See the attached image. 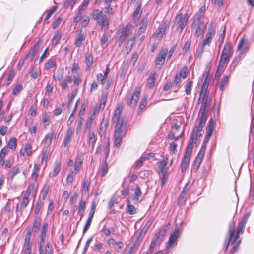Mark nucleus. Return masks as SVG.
Here are the masks:
<instances>
[{"mask_svg":"<svg viewBox=\"0 0 254 254\" xmlns=\"http://www.w3.org/2000/svg\"><path fill=\"white\" fill-rule=\"evenodd\" d=\"M64 77V71L61 70L57 71V75L54 76V78L58 81H61Z\"/></svg>","mask_w":254,"mask_h":254,"instance_id":"bf43d9fd","label":"nucleus"},{"mask_svg":"<svg viewBox=\"0 0 254 254\" xmlns=\"http://www.w3.org/2000/svg\"><path fill=\"white\" fill-rule=\"evenodd\" d=\"M179 234L180 231L178 228L175 229L173 233L171 234L168 242L169 247H172L173 245H176Z\"/></svg>","mask_w":254,"mask_h":254,"instance_id":"ddd939ff","label":"nucleus"},{"mask_svg":"<svg viewBox=\"0 0 254 254\" xmlns=\"http://www.w3.org/2000/svg\"><path fill=\"white\" fill-rule=\"evenodd\" d=\"M55 137L56 134L54 133H48L47 134L43 140L44 146L45 147H49L51 144L52 139Z\"/></svg>","mask_w":254,"mask_h":254,"instance_id":"6ab92c4d","label":"nucleus"},{"mask_svg":"<svg viewBox=\"0 0 254 254\" xmlns=\"http://www.w3.org/2000/svg\"><path fill=\"white\" fill-rule=\"evenodd\" d=\"M108 36L107 34H104L102 36V37L101 39V43L102 45L103 46L104 45H105V46H107V45H108Z\"/></svg>","mask_w":254,"mask_h":254,"instance_id":"13d9d810","label":"nucleus"},{"mask_svg":"<svg viewBox=\"0 0 254 254\" xmlns=\"http://www.w3.org/2000/svg\"><path fill=\"white\" fill-rule=\"evenodd\" d=\"M245 223L241 222L239 223L237 229V232L235 236L234 231H235V226L234 222H232L229 224V230H228V235L229 238L227 241H225L224 242V244L225 246V251H226L229 246V243L231 241H232V244H234L235 241H236L239 237V233L241 232L244 229Z\"/></svg>","mask_w":254,"mask_h":254,"instance_id":"f03ea898","label":"nucleus"},{"mask_svg":"<svg viewBox=\"0 0 254 254\" xmlns=\"http://www.w3.org/2000/svg\"><path fill=\"white\" fill-rule=\"evenodd\" d=\"M90 185V182L87 179H85L83 183V190L82 192H86L89 190V187Z\"/></svg>","mask_w":254,"mask_h":254,"instance_id":"4d7b16f0","label":"nucleus"},{"mask_svg":"<svg viewBox=\"0 0 254 254\" xmlns=\"http://www.w3.org/2000/svg\"><path fill=\"white\" fill-rule=\"evenodd\" d=\"M77 92H78V89H76V90H74L73 91H72L71 95L68 100V106H71V104H72L74 98L76 96Z\"/></svg>","mask_w":254,"mask_h":254,"instance_id":"6e6d98bb","label":"nucleus"},{"mask_svg":"<svg viewBox=\"0 0 254 254\" xmlns=\"http://www.w3.org/2000/svg\"><path fill=\"white\" fill-rule=\"evenodd\" d=\"M135 39L136 36H134L127 41L126 46V49L127 51V53L131 50L132 47L134 44Z\"/></svg>","mask_w":254,"mask_h":254,"instance_id":"cd10ccee","label":"nucleus"},{"mask_svg":"<svg viewBox=\"0 0 254 254\" xmlns=\"http://www.w3.org/2000/svg\"><path fill=\"white\" fill-rule=\"evenodd\" d=\"M89 3V0H85L83 1L82 5L80 6L79 9V11L82 12V11L85 10Z\"/></svg>","mask_w":254,"mask_h":254,"instance_id":"e2e57ef3","label":"nucleus"},{"mask_svg":"<svg viewBox=\"0 0 254 254\" xmlns=\"http://www.w3.org/2000/svg\"><path fill=\"white\" fill-rule=\"evenodd\" d=\"M216 28L215 25L211 23L208 29V32L206 35V38L203 40L201 48V53L203 52L204 47L206 45H209L213 37L215 34Z\"/></svg>","mask_w":254,"mask_h":254,"instance_id":"39448f33","label":"nucleus"},{"mask_svg":"<svg viewBox=\"0 0 254 254\" xmlns=\"http://www.w3.org/2000/svg\"><path fill=\"white\" fill-rule=\"evenodd\" d=\"M52 252V245L50 242L46 244L45 250H44V254H50Z\"/></svg>","mask_w":254,"mask_h":254,"instance_id":"774afa93","label":"nucleus"},{"mask_svg":"<svg viewBox=\"0 0 254 254\" xmlns=\"http://www.w3.org/2000/svg\"><path fill=\"white\" fill-rule=\"evenodd\" d=\"M61 39V34L60 33H56L53 38V42L52 44L54 46H56L59 41Z\"/></svg>","mask_w":254,"mask_h":254,"instance_id":"de8ad7c7","label":"nucleus"},{"mask_svg":"<svg viewBox=\"0 0 254 254\" xmlns=\"http://www.w3.org/2000/svg\"><path fill=\"white\" fill-rule=\"evenodd\" d=\"M205 11V6L203 5L199 9L198 12L194 16L193 21L191 25L192 29H195L197 26L201 23V22H204L203 21H201V19L204 17Z\"/></svg>","mask_w":254,"mask_h":254,"instance_id":"9b49d317","label":"nucleus"},{"mask_svg":"<svg viewBox=\"0 0 254 254\" xmlns=\"http://www.w3.org/2000/svg\"><path fill=\"white\" fill-rule=\"evenodd\" d=\"M61 169V163L59 162H56L54 164L53 172L51 174L52 177H56L60 172Z\"/></svg>","mask_w":254,"mask_h":254,"instance_id":"b1692460","label":"nucleus"},{"mask_svg":"<svg viewBox=\"0 0 254 254\" xmlns=\"http://www.w3.org/2000/svg\"><path fill=\"white\" fill-rule=\"evenodd\" d=\"M76 2V1L75 0H66L64 3V7L67 8L71 6V9H72Z\"/></svg>","mask_w":254,"mask_h":254,"instance_id":"a19ab883","label":"nucleus"},{"mask_svg":"<svg viewBox=\"0 0 254 254\" xmlns=\"http://www.w3.org/2000/svg\"><path fill=\"white\" fill-rule=\"evenodd\" d=\"M168 49L167 48H162L156 58L155 61V67L160 69L165 63V57L167 54Z\"/></svg>","mask_w":254,"mask_h":254,"instance_id":"9d476101","label":"nucleus"},{"mask_svg":"<svg viewBox=\"0 0 254 254\" xmlns=\"http://www.w3.org/2000/svg\"><path fill=\"white\" fill-rule=\"evenodd\" d=\"M34 188V184L33 183H31L29 184L27 189L26 193L24 195L25 196H27L29 197L31 193L33 192Z\"/></svg>","mask_w":254,"mask_h":254,"instance_id":"3c124183","label":"nucleus"},{"mask_svg":"<svg viewBox=\"0 0 254 254\" xmlns=\"http://www.w3.org/2000/svg\"><path fill=\"white\" fill-rule=\"evenodd\" d=\"M208 76V73H204L203 77H205V79L200 93V95L205 97L206 96L207 89L209 84V81H207Z\"/></svg>","mask_w":254,"mask_h":254,"instance_id":"f3484780","label":"nucleus"},{"mask_svg":"<svg viewBox=\"0 0 254 254\" xmlns=\"http://www.w3.org/2000/svg\"><path fill=\"white\" fill-rule=\"evenodd\" d=\"M116 125L115 127V133H120L125 134V130L126 128L127 123L126 122H121L116 123Z\"/></svg>","mask_w":254,"mask_h":254,"instance_id":"2eb2a0df","label":"nucleus"},{"mask_svg":"<svg viewBox=\"0 0 254 254\" xmlns=\"http://www.w3.org/2000/svg\"><path fill=\"white\" fill-rule=\"evenodd\" d=\"M123 111V107L122 106H119L118 108L115 110V114L112 118V121L114 123H119L121 122H124L123 119H120V115Z\"/></svg>","mask_w":254,"mask_h":254,"instance_id":"4468645a","label":"nucleus"},{"mask_svg":"<svg viewBox=\"0 0 254 254\" xmlns=\"http://www.w3.org/2000/svg\"><path fill=\"white\" fill-rule=\"evenodd\" d=\"M156 73H153L147 80V86L152 89L155 86Z\"/></svg>","mask_w":254,"mask_h":254,"instance_id":"5701e85b","label":"nucleus"},{"mask_svg":"<svg viewBox=\"0 0 254 254\" xmlns=\"http://www.w3.org/2000/svg\"><path fill=\"white\" fill-rule=\"evenodd\" d=\"M141 5L139 4L133 13L132 19L134 23H137L141 16L142 11L141 10Z\"/></svg>","mask_w":254,"mask_h":254,"instance_id":"dca6fc26","label":"nucleus"},{"mask_svg":"<svg viewBox=\"0 0 254 254\" xmlns=\"http://www.w3.org/2000/svg\"><path fill=\"white\" fill-rule=\"evenodd\" d=\"M97 138L94 132H92L89 136L88 145L89 147H91L93 149L95 146V143L96 141Z\"/></svg>","mask_w":254,"mask_h":254,"instance_id":"bb28decb","label":"nucleus"},{"mask_svg":"<svg viewBox=\"0 0 254 254\" xmlns=\"http://www.w3.org/2000/svg\"><path fill=\"white\" fill-rule=\"evenodd\" d=\"M131 31L132 28L130 25H127L125 28L123 27L117 30L116 33L120 36L119 40L120 44L124 42Z\"/></svg>","mask_w":254,"mask_h":254,"instance_id":"6e6552de","label":"nucleus"},{"mask_svg":"<svg viewBox=\"0 0 254 254\" xmlns=\"http://www.w3.org/2000/svg\"><path fill=\"white\" fill-rule=\"evenodd\" d=\"M40 239V240L38 242L39 254H44V245L45 243V239Z\"/></svg>","mask_w":254,"mask_h":254,"instance_id":"72a5a7b5","label":"nucleus"},{"mask_svg":"<svg viewBox=\"0 0 254 254\" xmlns=\"http://www.w3.org/2000/svg\"><path fill=\"white\" fill-rule=\"evenodd\" d=\"M206 26L204 22H201V23L197 26V28L195 33V36L196 37H199L203 33Z\"/></svg>","mask_w":254,"mask_h":254,"instance_id":"412c9836","label":"nucleus"},{"mask_svg":"<svg viewBox=\"0 0 254 254\" xmlns=\"http://www.w3.org/2000/svg\"><path fill=\"white\" fill-rule=\"evenodd\" d=\"M165 33V28L164 27H160L158 32L156 34V37L162 38Z\"/></svg>","mask_w":254,"mask_h":254,"instance_id":"338daca9","label":"nucleus"},{"mask_svg":"<svg viewBox=\"0 0 254 254\" xmlns=\"http://www.w3.org/2000/svg\"><path fill=\"white\" fill-rule=\"evenodd\" d=\"M86 208V203L84 200H81L79 204V206L78 207V211H85Z\"/></svg>","mask_w":254,"mask_h":254,"instance_id":"69168bd1","label":"nucleus"},{"mask_svg":"<svg viewBox=\"0 0 254 254\" xmlns=\"http://www.w3.org/2000/svg\"><path fill=\"white\" fill-rule=\"evenodd\" d=\"M127 212L130 215H133L137 213L135 207L130 204H128L127 206Z\"/></svg>","mask_w":254,"mask_h":254,"instance_id":"f704fd0d","label":"nucleus"},{"mask_svg":"<svg viewBox=\"0 0 254 254\" xmlns=\"http://www.w3.org/2000/svg\"><path fill=\"white\" fill-rule=\"evenodd\" d=\"M208 109L206 105H202L199 114V123L195 127L190 140L193 141L194 139L198 137V134L202 132V128L204 127L207 118Z\"/></svg>","mask_w":254,"mask_h":254,"instance_id":"f257e3e1","label":"nucleus"},{"mask_svg":"<svg viewBox=\"0 0 254 254\" xmlns=\"http://www.w3.org/2000/svg\"><path fill=\"white\" fill-rule=\"evenodd\" d=\"M206 144L207 143H205V141H203V145H202L198 154H197V155H198L200 157H204L206 148Z\"/></svg>","mask_w":254,"mask_h":254,"instance_id":"052dcab7","label":"nucleus"},{"mask_svg":"<svg viewBox=\"0 0 254 254\" xmlns=\"http://www.w3.org/2000/svg\"><path fill=\"white\" fill-rule=\"evenodd\" d=\"M105 12L106 14L108 15H113L115 12V10L112 7H111V5L106 4Z\"/></svg>","mask_w":254,"mask_h":254,"instance_id":"603ef678","label":"nucleus"},{"mask_svg":"<svg viewBox=\"0 0 254 254\" xmlns=\"http://www.w3.org/2000/svg\"><path fill=\"white\" fill-rule=\"evenodd\" d=\"M31 231L29 230L26 234L23 246V254H30L32 244L30 243Z\"/></svg>","mask_w":254,"mask_h":254,"instance_id":"f8f14e48","label":"nucleus"},{"mask_svg":"<svg viewBox=\"0 0 254 254\" xmlns=\"http://www.w3.org/2000/svg\"><path fill=\"white\" fill-rule=\"evenodd\" d=\"M96 204L95 202H93L91 205V208L90 209V212L89 213L88 218L89 219H92L94 216L95 208H96Z\"/></svg>","mask_w":254,"mask_h":254,"instance_id":"a18cd8bd","label":"nucleus"},{"mask_svg":"<svg viewBox=\"0 0 254 254\" xmlns=\"http://www.w3.org/2000/svg\"><path fill=\"white\" fill-rule=\"evenodd\" d=\"M224 65V64H221V63L220 62L219 63V65H218V67L217 68V70L216 73L215 75V79L219 78L220 77V76L221 75V74L222 73V70H223Z\"/></svg>","mask_w":254,"mask_h":254,"instance_id":"e433bc0d","label":"nucleus"},{"mask_svg":"<svg viewBox=\"0 0 254 254\" xmlns=\"http://www.w3.org/2000/svg\"><path fill=\"white\" fill-rule=\"evenodd\" d=\"M57 7L56 6H53L51 8V9L48 12V13L45 18L44 21L45 22L48 20L51 16V15L53 14V13L56 10Z\"/></svg>","mask_w":254,"mask_h":254,"instance_id":"5fc2aeb1","label":"nucleus"},{"mask_svg":"<svg viewBox=\"0 0 254 254\" xmlns=\"http://www.w3.org/2000/svg\"><path fill=\"white\" fill-rule=\"evenodd\" d=\"M40 165L38 164H35L34 165V170L32 175V178H34L35 180L38 176V172L39 170Z\"/></svg>","mask_w":254,"mask_h":254,"instance_id":"864d4df0","label":"nucleus"},{"mask_svg":"<svg viewBox=\"0 0 254 254\" xmlns=\"http://www.w3.org/2000/svg\"><path fill=\"white\" fill-rule=\"evenodd\" d=\"M92 221V219H89V218H88V219L87 220L86 224H85V225L84 226V227L83 230V234H85L86 233V232L89 228V227H90V226L91 225Z\"/></svg>","mask_w":254,"mask_h":254,"instance_id":"0e129e2a","label":"nucleus"},{"mask_svg":"<svg viewBox=\"0 0 254 254\" xmlns=\"http://www.w3.org/2000/svg\"><path fill=\"white\" fill-rule=\"evenodd\" d=\"M8 146L12 150L15 149L17 146V139L15 138H11L9 141Z\"/></svg>","mask_w":254,"mask_h":254,"instance_id":"c9c22d12","label":"nucleus"},{"mask_svg":"<svg viewBox=\"0 0 254 254\" xmlns=\"http://www.w3.org/2000/svg\"><path fill=\"white\" fill-rule=\"evenodd\" d=\"M85 61L87 65L86 70L89 71L92 66L93 62V56L91 54L86 53L85 54Z\"/></svg>","mask_w":254,"mask_h":254,"instance_id":"a211bd4d","label":"nucleus"},{"mask_svg":"<svg viewBox=\"0 0 254 254\" xmlns=\"http://www.w3.org/2000/svg\"><path fill=\"white\" fill-rule=\"evenodd\" d=\"M203 158V157L197 155L193 163V166L192 168V171L194 172H196L197 171Z\"/></svg>","mask_w":254,"mask_h":254,"instance_id":"aec40b11","label":"nucleus"},{"mask_svg":"<svg viewBox=\"0 0 254 254\" xmlns=\"http://www.w3.org/2000/svg\"><path fill=\"white\" fill-rule=\"evenodd\" d=\"M141 91V87H137L134 90L132 96H127V104L128 106L133 105L134 106L136 105L140 95Z\"/></svg>","mask_w":254,"mask_h":254,"instance_id":"1a4fd4ad","label":"nucleus"},{"mask_svg":"<svg viewBox=\"0 0 254 254\" xmlns=\"http://www.w3.org/2000/svg\"><path fill=\"white\" fill-rule=\"evenodd\" d=\"M193 147V141L190 140L189 143L188 144L187 149L186 150L184 159L181 163V170L182 172H185L186 170V168L190 160V157L191 155Z\"/></svg>","mask_w":254,"mask_h":254,"instance_id":"20e7f679","label":"nucleus"},{"mask_svg":"<svg viewBox=\"0 0 254 254\" xmlns=\"http://www.w3.org/2000/svg\"><path fill=\"white\" fill-rule=\"evenodd\" d=\"M23 88L21 84H17L12 90V94L14 95H18Z\"/></svg>","mask_w":254,"mask_h":254,"instance_id":"79ce46f5","label":"nucleus"},{"mask_svg":"<svg viewBox=\"0 0 254 254\" xmlns=\"http://www.w3.org/2000/svg\"><path fill=\"white\" fill-rule=\"evenodd\" d=\"M107 79L106 77H104V76L102 73H98L97 75V79L98 81L100 82L102 85H104L105 83V80Z\"/></svg>","mask_w":254,"mask_h":254,"instance_id":"680f3d73","label":"nucleus"},{"mask_svg":"<svg viewBox=\"0 0 254 254\" xmlns=\"http://www.w3.org/2000/svg\"><path fill=\"white\" fill-rule=\"evenodd\" d=\"M84 39L85 37L83 34H80L79 36H78L75 42L76 46L78 47H80L82 42L84 40Z\"/></svg>","mask_w":254,"mask_h":254,"instance_id":"ea45409f","label":"nucleus"},{"mask_svg":"<svg viewBox=\"0 0 254 254\" xmlns=\"http://www.w3.org/2000/svg\"><path fill=\"white\" fill-rule=\"evenodd\" d=\"M229 77L228 76H224L221 81L219 83L220 89L223 91L225 89V86L227 84L229 81Z\"/></svg>","mask_w":254,"mask_h":254,"instance_id":"a878e982","label":"nucleus"},{"mask_svg":"<svg viewBox=\"0 0 254 254\" xmlns=\"http://www.w3.org/2000/svg\"><path fill=\"white\" fill-rule=\"evenodd\" d=\"M238 49L244 51L245 49H248L247 41L242 39L238 43Z\"/></svg>","mask_w":254,"mask_h":254,"instance_id":"c756f323","label":"nucleus"},{"mask_svg":"<svg viewBox=\"0 0 254 254\" xmlns=\"http://www.w3.org/2000/svg\"><path fill=\"white\" fill-rule=\"evenodd\" d=\"M82 164V161L80 159V158L77 157L76 159L75 163V168L74 171H71L72 172H74L75 174H77L80 170V167Z\"/></svg>","mask_w":254,"mask_h":254,"instance_id":"c85d7f7f","label":"nucleus"},{"mask_svg":"<svg viewBox=\"0 0 254 254\" xmlns=\"http://www.w3.org/2000/svg\"><path fill=\"white\" fill-rule=\"evenodd\" d=\"M189 17L188 14H186L183 16L181 13L178 14L175 17L174 21L175 23H176L178 25L177 27V30L178 31H180V32L182 31L188 22Z\"/></svg>","mask_w":254,"mask_h":254,"instance_id":"0eeeda50","label":"nucleus"},{"mask_svg":"<svg viewBox=\"0 0 254 254\" xmlns=\"http://www.w3.org/2000/svg\"><path fill=\"white\" fill-rule=\"evenodd\" d=\"M48 191L49 187L47 186H44L41 192L42 199L43 201L45 200L46 198Z\"/></svg>","mask_w":254,"mask_h":254,"instance_id":"4c0bfd02","label":"nucleus"},{"mask_svg":"<svg viewBox=\"0 0 254 254\" xmlns=\"http://www.w3.org/2000/svg\"><path fill=\"white\" fill-rule=\"evenodd\" d=\"M40 224H41L40 218L39 217L36 218L34 220V222L32 230L35 232H37L39 229Z\"/></svg>","mask_w":254,"mask_h":254,"instance_id":"473e14b6","label":"nucleus"},{"mask_svg":"<svg viewBox=\"0 0 254 254\" xmlns=\"http://www.w3.org/2000/svg\"><path fill=\"white\" fill-rule=\"evenodd\" d=\"M73 130L71 128H69L66 133V136L64 140V146L65 147L67 144L70 142L71 137L72 136Z\"/></svg>","mask_w":254,"mask_h":254,"instance_id":"393cba45","label":"nucleus"},{"mask_svg":"<svg viewBox=\"0 0 254 254\" xmlns=\"http://www.w3.org/2000/svg\"><path fill=\"white\" fill-rule=\"evenodd\" d=\"M232 43L231 42H227L225 43L223 48L219 62L221 63V64H225L229 58L232 56Z\"/></svg>","mask_w":254,"mask_h":254,"instance_id":"423d86ee","label":"nucleus"},{"mask_svg":"<svg viewBox=\"0 0 254 254\" xmlns=\"http://www.w3.org/2000/svg\"><path fill=\"white\" fill-rule=\"evenodd\" d=\"M186 200V195L185 194L184 191H182L181 193L179 196V200H178V204L179 205H183Z\"/></svg>","mask_w":254,"mask_h":254,"instance_id":"37998d69","label":"nucleus"},{"mask_svg":"<svg viewBox=\"0 0 254 254\" xmlns=\"http://www.w3.org/2000/svg\"><path fill=\"white\" fill-rule=\"evenodd\" d=\"M56 62L53 60H48L45 64V68L50 69L56 66Z\"/></svg>","mask_w":254,"mask_h":254,"instance_id":"c03bdc74","label":"nucleus"},{"mask_svg":"<svg viewBox=\"0 0 254 254\" xmlns=\"http://www.w3.org/2000/svg\"><path fill=\"white\" fill-rule=\"evenodd\" d=\"M43 204H44V202L43 201H42V200L38 201V202L36 204V208L35 209V211H34L35 214H39L41 208H42V207L43 205Z\"/></svg>","mask_w":254,"mask_h":254,"instance_id":"8fccbe9b","label":"nucleus"},{"mask_svg":"<svg viewBox=\"0 0 254 254\" xmlns=\"http://www.w3.org/2000/svg\"><path fill=\"white\" fill-rule=\"evenodd\" d=\"M92 16L96 21L97 24L101 26L102 31H105L108 29L109 25V18L102 10L98 9H93Z\"/></svg>","mask_w":254,"mask_h":254,"instance_id":"7ed1b4c3","label":"nucleus"},{"mask_svg":"<svg viewBox=\"0 0 254 254\" xmlns=\"http://www.w3.org/2000/svg\"><path fill=\"white\" fill-rule=\"evenodd\" d=\"M225 31H226V27L225 26H222L221 27L220 31V34L219 35V41L220 42V44H221L225 38Z\"/></svg>","mask_w":254,"mask_h":254,"instance_id":"7c9ffc66","label":"nucleus"},{"mask_svg":"<svg viewBox=\"0 0 254 254\" xmlns=\"http://www.w3.org/2000/svg\"><path fill=\"white\" fill-rule=\"evenodd\" d=\"M188 74V69L186 67H185L181 70L180 74L178 75L180 77H182L183 79H185L187 77Z\"/></svg>","mask_w":254,"mask_h":254,"instance_id":"09e8293b","label":"nucleus"},{"mask_svg":"<svg viewBox=\"0 0 254 254\" xmlns=\"http://www.w3.org/2000/svg\"><path fill=\"white\" fill-rule=\"evenodd\" d=\"M141 191L140 189V187L138 186H137L136 187L135 191L133 196V199L136 201L139 200V196L141 195Z\"/></svg>","mask_w":254,"mask_h":254,"instance_id":"58836bf2","label":"nucleus"},{"mask_svg":"<svg viewBox=\"0 0 254 254\" xmlns=\"http://www.w3.org/2000/svg\"><path fill=\"white\" fill-rule=\"evenodd\" d=\"M192 81H188L185 86V92L187 95H190L191 93V86L192 85Z\"/></svg>","mask_w":254,"mask_h":254,"instance_id":"49530a36","label":"nucleus"},{"mask_svg":"<svg viewBox=\"0 0 254 254\" xmlns=\"http://www.w3.org/2000/svg\"><path fill=\"white\" fill-rule=\"evenodd\" d=\"M124 134V133H120L118 132L114 133L115 145L116 147L120 146L122 141V137Z\"/></svg>","mask_w":254,"mask_h":254,"instance_id":"4be33fe9","label":"nucleus"},{"mask_svg":"<svg viewBox=\"0 0 254 254\" xmlns=\"http://www.w3.org/2000/svg\"><path fill=\"white\" fill-rule=\"evenodd\" d=\"M29 197L24 195L23 199H22V201L20 204V212H21L22 209H23L24 208H25L27 206V205L29 203Z\"/></svg>","mask_w":254,"mask_h":254,"instance_id":"2f4dec72","label":"nucleus"}]
</instances>
